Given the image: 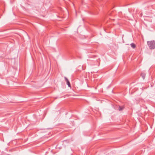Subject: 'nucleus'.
Masks as SVG:
<instances>
[{
    "label": "nucleus",
    "instance_id": "nucleus-3",
    "mask_svg": "<svg viewBox=\"0 0 155 155\" xmlns=\"http://www.w3.org/2000/svg\"><path fill=\"white\" fill-rule=\"evenodd\" d=\"M131 46L133 48H134L136 47V45L134 43H132L130 44Z\"/></svg>",
    "mask_w": 155,
    "mask_h": 155
},
{
    "label": "nucleus",
    "instance_id": "nucleus-2",
    "mask_svg": "<svg viewBox=\"0 0 155 155\" xmlns=\"http://www.w3.org/2000/svg\"><path fill=\"white\" fill-rule=\"evenodd\" d=\"M64 79L65 81L67 82V84H68V86L69 87H71V84L70 83L69 81L66 77H64Z\"/></svg>",
    "mask_w": 155,
    "mask_h": 155
},
{
    "label": "nucleus",
    "instance_id": "nucleus-4",
    "mask_svg": "<svg viewBox=\"0 0 155 155\" xmlns=\"http://www.w3.org/2000/svg\"><path fill=\"white\" fill-rule=\"evenodd\" d=\"M145 74L144 73H142L141 74V76H142V78L143 79H144L145 77Z\"/></svg>",
    "mask_w": 155,
    "mask_h": 155
},
{
    "label": "nucleus",
    "instance_id": "nucleus-5",
    "mask_svg": "<svg viewBox=\"0 0 155 155\" xmlns=\"http://www.w3.org/2000/svg\"><path fill=\"white\" fill-rule=\"evenodd\" d=\"M124 107L123 106H120L119 107V110H122L124 108Z\"/></svg>",
    "mask_w": 155,
    "mask_h": 155
},
{
    "label": "nucleus",
    "instance_id": "nucleus-1",
    "mask_svg": "<svg viewBox=\"0 0 155 155\" xmlns=\"http://www.w3.org/2000/svg\"><path fill=\"white\" fill-rule=\"evenodd\" d=\"M147 45L150 49L155 48V41H147Z\"/></svg>",
    "mask_w": 155,
    "mask_h": 155
}]
</instances>
